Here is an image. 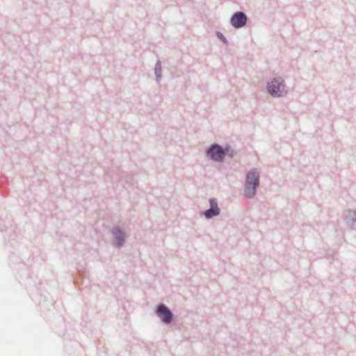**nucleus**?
I'll return each mask as SVG.
<instances>
[{
	"label": "nucleus",
	"mask_w": 356,
	"mask_h": 356,
	"mask_svg": "<svg viewBox=\"0 0 356 356\" xmlns=\"http://www.w3.org/2000/svg\"><path fill=\"white\" fill-rule=\"evenodd\" d=\"M259 172L253 169L247 175L245 195L248 197H252L255 194L256 188L259 186Z\"/></svg>",
	"instance_id": "f257e3e1"
},
{
	"label": "nucleus",
	"mask_w": 356,
	"mask_h": 356,
	"mask_svg": "<svg viewBox=\"0 0 356 356\" xmlns=\"http://www.w3.org/2000/svg\"><path fill=\"white\" fill-rule=\"evenodd\" d=\"M268 92L276 97H280L286 93L285 86L282 80L273 79L267 86Z\"/></svg>",
	"instance_id": "f03ea898"
},
{
	"label": "nucleus",
	"mask_w": 356,
	"mask_h": 356,
	"mask_svg": "<svg viewBox=\"0 0 356 356\" xmlns=\"http://www.w3.org/2000/svg\"><path fill=\"white\" fill-rule=\"evenodd\" d=\"M207 154L214 161H222L225 156V152L219 145H213L207 152Z\"/></svg>",
	"instance_id": "7ed1b4c3"
},
{
	"label": "nucleus",
	"mask_w": 356,
	"mask_h": 356,
	"mask_svg": "<svg viewBox=\"0 0 356 356\" xmlns=\"http://www.w3.org/2000/svg\"><path fill=\"white\" fill-rule=\"evenodd\" d=\"M156 314L165 323H170L172 320V314L169 309L164 305L158 307Z\"/></svg>",
	"instance_id": "20e7f679"
},
{
	"label": "nucleus",
	"mask_w": 356,
	"mask_h": 356,
	"mask_svg": "<svg viewBox=\"0 0 356 356\" xmlns=\"http://www.w3.org/2000/svg\"><path fill=\"white\" fill-rule=\"evenodd\" d=\"M247 22L245 15L241 12L236 13L231 18V24L235 28L243 26Z\"/></svg>",
	"instance_id": "39448f33"
},
{
	"label": "nucleus",
	"mask_w": 356,
	"mask_h": 356,
	"mask_svg": "<svg viewBox=\"0 0 356 356\" xmlns=\"http://www.w3.org/2000/svg\"><path fill=\"white\" fill-rule=\"evenodd\" d=\"M210 209L204 212V215L207 218H210L215 216H217L220 213V209L218 207L217 202L214 200H210Z\"/></svg>",
	"instance_id": "423d86ee"
},
{
	"label": "nucleus",
	"mask_w": 356,
	"mask_h": 356,
	"mask_svg": "<svg viewBox=\"0 0 356 356\" xmlns=\"http://www.w3.org/2000/svg\"><path fill=\"white\" fill-rule=\"evenodd\" d=\"M114 234L115 238L114 243L118 246L121 245L122 242L124 241V234L120 230H116L115 232H114Z\"/></svg>",
	"instance_id": "0eeeda50"
},
{
	"label": "nucleus",
	"mask_w": 356,
	"mask_h": 356,
	"mask_svg": "<svg viewBox=\"0 0 356 356\" xmlns=\"http://www.w3.org/2000/svg\"><path fill=\"white\" fill-rule=\"evenodd\" d=\"M218 36H219V38H221L222 37V34H220V35H219Z\"/></svg>",
	"instance_id": "6e6552de"
}]
</instances>
